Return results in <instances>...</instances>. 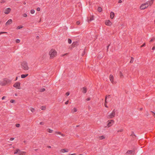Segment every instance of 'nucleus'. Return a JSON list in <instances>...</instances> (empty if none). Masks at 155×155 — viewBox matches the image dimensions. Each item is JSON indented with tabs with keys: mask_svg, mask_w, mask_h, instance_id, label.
Segmentation results:
<instances>
[{
	"mask_svg": "<svg viewBox=\"0 0 155 155\" xmlns=\"http://www.w3.org/2000/svg\"><path fill=\"white\" fill-rule=\"evenodd\" d=\"M69 103V101H67L65 102V104H68Z\"/></svg>",
	"mask_w": 155,
	"mask_h": 155,
	"instance_id": "nucleus-52",
	"label": "nucleus"
},
{
	"mask_svg": "<svg viewBox=\"0 0 155 155\" xmlns=\"http://www.w3.org/2000/svg\"><path fill=\"white\" fill-rule=\"evenodd\" d=\"M148 7V5H147L145 3L142 4L140 7V8L141 10H143Z\"/></svg>",
	"mask_w": 155,
	"mask_h": 155,
	"instance_id": "nucleus-7",
	"label": "nucleus"
},
{
	"mask_svg": "<svg viewBox=\"0 0 155 155\" xmlns=\"http://www.w3.org/2000/svg\"><path fill=\"white\" fill-rule=\"evenodd\" d=\"M49 55H50V58L52 59L57 56V51L54 49H52L50 51Z\"/></svg>",
	"mask_w": 155,
	"mask_h": 155,
	"instance_id": "nucleus-2",
	"label": "nucleus"
},
{
	"mask_svg": "<svg viewBox=\"0 0 155 155\" xmlns=\"http://www.w3.org/2000/svg\"><path fill=\"white\" fill-rule=\"evenodd\" d=\"M97 10L99 12H101L102 11V9L101 7H99L98 8Z\"/></svg>",
	"mask_w": 155,
	"mask_h": 155,
	"instance_id": "nucleus-26",
	"label": "nucleus"
},
{
	"mask_svg": "<svg viewBox=\"0 0 155 155\" xmlns=\"http://www.w3.org/2000/svg\"><path fill=\"white\" fill-rule=\"evenodd\" d=\"M105 137L104 136L102 135L99 136L97 138L99 140H102L105 139Z\"/></svg>",
	"mask_w": 155,
	"mask_h": 155,
	"instance_id": "nucleus-17",
	"label": "nucleus"
},
{
	"mask_svg": "<svg viewBox=\"0 0 155 155\" xmlns=\"http://www.w3.org/2000/svg\"><path fill=\"white\" fill-rule=\"evenodd\" d=\"M134 151L132 150H128L126 153V154H130L134 155Z\"/></svg>",
	"mask_w": 155,
	"mask_h": 155,
	"instance_id": "nucleus-9",
	"label": "nucleus"
},
{
	"mask_svg": "<svg viewBox=\"0 0 155 155\" xmlns=\"http://www.w3.org/2000/svg\"><path fill=\"white\" fill-rule=\"evenodd\" d=\"M152 49L153 50H154L155 49V46H153L152 48Z\"/></svg>",
	"mask_w": 155,
	"mask_h": 155,
	"instance_id": "nucleus-55",
	"label": "nucleus"
},
{
	"mask_svg": "<svg viewBox=\"0 0 155 155\" xmlns=\"http://www.w3.org/2000/svg\"><path fill=\"white\" fill-rule=\"evenodd\" d=\"M5 96H3V97H2V100H4V99H5Z\"/></svg>",
	"mask_w": 155,
	"mask_h": 155,
	"instance_id": "nucleus-57",
	"label": "nucleus"
},
{
	"mask_svg": "<svg viewBox=\"0 0 155 155\" xmlns=\"http://www.w3.org/2000/svg\"><path fill=\"white\" fill-rule=\"evenodd\" d=\"M122 2V1L121 0H119L118 1L119 3H121Z\"/></svg>",
	"mask_w": 155,
	"mask_h": 155,
	"instance_id": "nucleus-56",
	"label": "nucleus"
},
{
	"mask_svg": "<svg viewBox=\"0 0 155 155\" xmlns=\"http://www.w3.org/2000/svg\"><path fill=\"white\" fill-rule=\"evenodd\" d=\"M23 16L24 17H27V15L26 13H24V14H23Z\"/></svg>",
	"mask_w": 155,
	"mask_h": 155,
	"instance_id": "nucleus-35",
	"label": "nucleus"
},
{
	"mask_svg": "<svg viewBox=\"0 0 155 155\" xmlns=\"http://www.w3.org/2000/svg\"><path fill=\"white\" fill-rule=\"evenodd\" d=\"M17 79H18V77H16V79H15V81H16V80H17Z\"/></svg>",
	"mask_w": 155,
	"mask_h": 155,
	"instance_id": "nucleus-59",
	"label": "nucleus"
},
{
	"mask_svg": "<svg viewBox=\"0 0 155 155\" xmlns=\"http://www.w3.org/2000/svg\"><path fill=\"white\" fill-rule=\"evenodd\" d=\"M123 129H120L118 130H117V133L121 132H123Z\"/></svg>",
	"mask_w": 155,
	"mask_h": 155,
	"instance_id": "nucleus-28",
	"label": "nucleus"
},
{
	"mask_svg": "<svg viewBox=\"0 0 155 155\" xmlns=\"http://www.w3.org/2000/svg\"><path fill=\"white\" fill-rule=\"evenodd\" d=\"M69 155H76V154L75 153H73V154H69Z\"/></svg>",
	"mask_w": 155,
	"mask_h": 155,
	"instance_id": "nucleus-58",
	"label": "nucleus"
},
{
	"mask_svg": "<svg viewBox=\"0 0 155 155\" xmlns=\"http://www.w3.org/2000/svg\"><path fill=\"white\" fill-rule=\"evenodd\" d=\"M80 24V22L79 21H78L76 22V24L77 25H79Z\"/></svg>",
	"mask_w": 155,
	"mask_h": 155,
	"instance_id": "nucleus-45",
	"label": "nucleus"
},
{
	"mask_svg": "<svg viewBox=\"0 0 155 155\" xmlns=\"http://www.w3.org/2000/svg\"><path fill=\"white\" fill-rule=\"evenodd\" d=\"M45 88H42L41 90L40 91H42V92L44 91H45Z\"/></svg>",
	"mask_w": 155,
	"mask_h": 155,
	"instance_id": "nucleus-40",
	"label": "nucleus"
},
{
	"mask_svg": "<svg viewBox=\"0 0 155 155\" xmlns=\"http://www.w3.org/2000/svg\"><path fill=\"white\" fill-rule=\"evenodd\" d=\"M11 9L9 8H7L4 11V13L6 14H8L11 11Z\"/></svg>",
	"mask_w": 155,
	"mask_h": 155,
	"instance_id": "nucleus-8",
	"label": "nucleus"
},
{
	"mask_svg": "<svg viewBox=\"0 0 155 155\" xmlns=\"http://www.w3.org/2000/svg\"><path fill=\"white\" fill-rule=\"evenodd\" d=\"M28 74H22L21 75V78H25V77H27V76H28Z\"/></svg>",
	"mask_w": 155,
	"mask_h": 155,
	"instance_id": "nucleus-21",
	"label": "nucleus"
},
{
	"mask_svg": "<svg viewBox=\"0 0 155 155\" xmlns=\"http://www.w3.org/2000/svg\"><path fill=\"white\" fill-rule=\"evenodd\" d=\"M41 18L40 19V20H39V21H38L39 22H41Z\"/></svg>",
	"mask_w": 155,
	"mask_h": 155,
	"instance_id": "nucleus-60",
	"label": "nucleus"
},
{
	"mask_svg": "<svg viewBox=\"0 0 155 155\" xmlns=\"http://www.w3.org/2000/svg\"><path fill=\"white\" fill-rule=\"evenodd\" d=\"M61 132L59 131H56L55 133L57 134L60 135L61 134Z\"/></svg>",
	"mask_w": 155,
	"mask_h": 155,
	"instance_id": "nucleus-33",
	"label": "nucleus"
},
{
	"mask_svg": "<svg viewBox=\"0 0 155 155\" xmlns=\"http://www.w3.org/2000/svg\"><path fill=\"white\" fill-rule=\"evenodd\" d=\"M105 24L108 26H111L112 25L111 22L109 20H106L105 23Z\"/></svg>",
	"mask_w": 155,
	"mask_h": 155,
	"instance_id": "nucleus-11",
	"label": "nucleus"
},
{
	"mask_svg": "<svg viewBox=\"0 0 155 155\" xmlns=\"http://www.w3.org/2000/svg\"><path fill=\"white\" fill-rule=\"evenodd\" d=\"M40 125H43L44 124V123L43 122H41L39 123Z\"/></svg>",
	"mask_w": 155,
	"mask_h": 155,
	"instance_id": "nucleus-39",
	"label": "nucleus"
},
{
	"mask_svg": "<svg viewBox=\"0 0 155 155\" xmlns=\"http://www.w3.org/2000/svg\"><path fill=\"white\" fill-rule=\"evenodd\" d=\"M20 84V83L19 81H18L15 82L13 86L16 89H20L21 88Z\"/></svg>",
	"mask_w": 155,
	"mask_h": 155,
	"instance_id": "nucleus-5",
	"label": "nucleus"
},
{
	"mask_svg": "<svg viewBox=\"0 0 155 155\" xmlns=\"http://www.w3.org/2000/svg\"><path fill=\"white\" fill-rule=\"evenodd\" d=\"M154 40V38H152V39H151V40L150 41V42H151L152 41H153Z\"/></svg>",
	"mask_w": 155,
	"mask_h": 155,
	"instance_id": "nucleus-48",
	"label": "nucleus"
},
{
	"mask_svg": "<svg viewBox=\"0 0 155 155\" xmlns=\"http://www.w3.org/2000/svg\"><path fill=\"white\" fill-rule=\"evenodd\" d=\"M16 42L17 43H19L20 42V40L19 39H17L16 40Z\"/></svg>",
	"mask_w": 155,
	"mask_h": 155,
	"instance_id": "nucleus-36",
	"label": "nucleus"
},
{
	"mask_svg": "<svg viewBox=\"0 0 155 155\" xmlns=\"http://www.w3.org/2000/svg\"><path fill=\"white\" fill-rule=\"evenodd\" d=\"M20 125L19 124H16V126L17 127H20Z\"/></svg>",
	"mask_w": 155,
	"mask_h": 155,
	"instance_id": "nucleus-38",
	"label": "nucleus"
},
{
	"mask_svg": "<svg viewBox=\"0 0 155 155\" xmlns=\"http://www.w3.org/2000/svg\"><path fill=\"white\" fill-rule=\"evenodd\" d=\"M104 105L105 107L107 108H108V106H107V104L106 103L104 104Z\"/></svg>",
	"mask_w": 155,
	"mask_h": 155,
	"instance_id": "nucleus-49",
	"label": "nucleus"
},
{
	"mask_svg": "<svg viewBox=\"0 0 155 155\" xmlns=\"http://www.w3.org/2000/svg\"><path fill=\"white\" fill-rule=\"evenodd\" d=\"M155 115V116H154V117L155 118V113H154V112H152Z\"/></svg>",
	"mask_w": 155,
	"mask_h": 155,
	"instance_id": "nucleus-63",
	"label": "nucleus"
},
{
	"mask_svg": "<svg viewBox=\"0 0 155 155\" xmlns=\"http://www.w3.org/2000/svg\"><path fill=\"white\" fill-rule=\"evenodd\" d=\"M67 53L64 54H63L61 55V56H64L67 55Z\"/></svg>",
	"mask_w": 155,
	"mask_h": 155,
	"instance_id": "nucleus-54",
	"label": "nucleus"
},
{
	"mask_svg": "<svg viewBox=\"0 0 155 155\" xmlns=\"http://www.w3.org/2000/svg\"><path fill=\"white\" fill-rule=\"evenodd\" d=\"M49 148H51V147L50 146H48V147Z\"/></svg>",
	"mask_w": 155,
	"mask_h": 155,
	"instance_id": "nucleus-61",
	"label": "nucleus"
},
{
	"mask_svg": "<svg viewBox=\"0 0 155 155\" xmlns=\"http://www.w3.org/2000/svg\"><path fill=\"white\" fill-rule=\"evenodd\" d=\"M5 1L4 0H2L0 2L1 3H4L5 2Z\"/></svg>",
	"mask_w": 155,
	"mask_h": 155,
	"instance_id": "nucleus-44",
	"label": "nucleus"
},
{
	"mask_svg": "<svg viewBox=\"0 0 155 155\" xmlns=\"http://www.w3.org/2000/svg\"><path fill=\"white\" fill-rule=\"evenodd\" d=\"M19 151V149H17L15 150V152L14 153V154H15L17 153H18V151Z\"/></svg>",
	"mask_w": 155,
	"mask_h": 155,
	"instance_id": "nucleus-24",
	"label": "nucleus"
},
{
	"mask_svg": "<svg viewBox=\"0 0 155 155\" xmlns=\"http://www.w3.org/2000/svg\"><path fill=\"white\" fill-rule=\"evenodd\" d=\"M21 68L24 70H28L29 69V67L28 66L27 63L25 61H23L21 63Z\"/></svg>",
	"mask_w": 155,
	"mask_h": 155,
	"instance_id": "nucleus-4",
	"label": "nucleus"
},
{
	"mask_svg": "<svg viewBox=\"0 0 155 155\" xmlns=\"http://www.w3.org/2000/svg\"><path fill=\"white\" fill-rule=\"evenodd\" d=\"M114 17V13L113 12H111L110 13V18L113 19Z\"/></svg>",
	"mask_w": 155,
	"mask_h": 155,
	"instance_id": "nucleus-18",
	"label": "nucleus"
},
{
	"mask_svg": "<svg viewBox=\"0 0 155 155\" xmlns=\"http://www.w3.org/2000/svg\"><path fill=\"white\" fill-rule=\"evenodd\" d=\"M94 19V18L93 16H91L89 18H88V22H90L91 21L93 20Z\"/></svg>",
	"mask_w": 155,
	"mask_h": 155,
	"instance_id": "nucleus-19",
	"label": "nucleus"
},
{
	"mask_svg": "<svg viewBox=\"0 0 155 155\" xmlns=\"http://www.w3.org/2000/svg\"><path fill=\"white\" fill-rule=\"evenodd\" d=\"M119 76L120 78H122L124 77V75H123V73L121 71L119 72Z\"/></svg>",
	"mask_w": 155,
	"mask_h": 155,
	"instance_id": "nucleus-22",
	"label": "nucleus"
},
{
	"mask_svg": "<svg viewBox=\"0 0 155 155\" xmlns=\"http://www.w3.org/2000/svg\"><path fill=\"white\" fill-rule=\"evenodd\" d=\"M109 79L110 80L111 82V83L113 84L114 83V77L113 75L112 74H110L109 76Z\"/></svg>",
	"mask_w": 155,
	"mask_h": 155,
	"instance_id": "nucleus-12",
	"label": "nucleus"
},
{
	"mask_svg": "<svg viewBox=\"0 0 155 155\" xmlns=\"http://www.w3.org/2000/svg\"><path fill=\"white\" fill-rule=\"evenodd\" d=\"M60 135H61V136H62L63 137H64L65 136V134H62L61 133V134H60Z\"/></svg>",
	"mask_w": 155,
	"mask_h": 155,
	"instance_id": "nucleus-50",
	"label": "nucleus"
},
{
	"mask_svg": "<svg viewBox=\"0 0 155 155\" xmlns=\"http://www.w3.org/2000/svg\"><path fill=\"white\" fill-rule=\"evenodd\" d=\"M46 108V107L44 106H42L41 107V109L42 110H45Z\"/></svg>",
	"mask_w": 155,
	"mask_h": 155,
	"instance_id": "nucleus-27",
	"label": "nucleus"
},
{
	"mask_svg": "<svg viewBox=\"0 0 155 155\" xmlns=\"http://www.w3.org/2000/svg\"><path fill=\"white\" fill-rule=\"evenodd\" d=\"M107 127H109L113 125L114 123V121L113 120H110L107 121Z\"/></svg>",
	"mask_w": 155,
	"mask_h": 155,
	"instance_id": "nucleus-6",
	"label": "nucleus"
},
{
	"mask_svg": "<svg viewBox=\"0 0 155 155\" xmlns=\"http://www.w3.org/2000/svg\"><path fill=\"white\" fill-rule=\"evenodd\" d=\"M25 152L21 151L20 150L18 151V154L19 155H24L26 154Z\"/></svg>",
	"mask_w": 155,
	"mask_h": 155,
	"instance_id": "nucleus-16",
	"label": "nucleus"
},
{
	"mask_svg": "<svg viewBox=\"0 0 155 155\" xmlns=\"http://www.w3.org/2000/svg\"><path fill=\"white\" fill-rule=\"evenodd\" d=\"M35 12V11L34 10L32 9L30 11V12L31 14H34Z\"/></svg>",
	"mask_w": 155,
	"mask_h": 155,
	"instance_id": "nucleus-32",
	"label": "nucleus"
},
{
	"mask_svg": "<svg viewBox=\"0 0 155 155\" xmlns=\"http://www.w3.org/2000/svg\"><path fill=\"white\" fill-rule=\"evenodd\" d=\"M7 33L6 32H0V35L3 34H7Z\"/></svg>",
	"mask_w": 155,
	"mask_h": 155,
	"instance_id": "nucleus-37",
	"label": "nucleus"
},
{
	"mask_svg": "<svg viewBox=\"0 0 155 155\" xmlns=\"http://www.w3.org/2000/svg\"><path fill=\"white\" fill-rule=\"evenodd\" d=\"M22 28H23V26H22L20 25V26H18L17 28V29H20Z\"/></svg>",
	"mask_w": 155,
	"mask_h": 155,
	"instance_id": "nucleus-30",
	"label": "nucleus"
},
{
	"mask_svg": "<svg viewBox=\"0 0 155 155\" xmlns=\"http://www.w3.org/2000/svg\"><path fill=\"white\" fill-rule=\"evenodd\" d=\"M78 111L77 108L76 107H74L73 109L71 110V113L74 114V113Z\"/></svg>",
	"mask_w": 155,
	"mask_h": 155,
	"instance_id": "nucleus-15",
	"label": "nucleus"
},
{
	"mask_svg": "<svg viewBox=\"0 0 155 155\" xmlns=\"http://www.w3.org/2000/svg\"><path fill=\"white\" fill-rule=\"evenodd\" d=\"M29 109L32 113L34 112L35 111V109L33 107H30Z\"/></svg>",
	"mask_w": 155,
	"mask_h": 155,
	"instance_id": "nucleus-23",
	"label": "nucleus"
},
{
	"mask_svg": "<svg viewBox=\"0 0 155 155\" xmlns=\"http://www.w3.org/2000/svg\"><path fill=\"white\" fill-rule=\"evenodd\" d=\"M14 138H11L10 139V141L13 140H14Z\"/></svg>",
	"mask_w": 155,
	"mask_h": 155,
	"instance_id": "nucleus-53",
	"label": "nucleus"
},
{
	"mask_svg": "<svg viewBox=\"0 0 155 155\" xmlns=\"http://www.w3.org/2000/svg\"><path fill=\"white\" fill-rule=\"evenodd\" d=\"M47 131L49 133H52L53 131V130H51V129L49 128H48L47 129Z\"/></svg>",
	"mask_w": 155,
	"mask_h": 155,
	"instance_id": "nucleus-25",
	"label": "nucleus"
},
{
	"mask_svg": "<svg viewBox=\"0 0 155 155\" xmlns=\"http://www.w3.org/2000/svg\"><path fill=\"white\" fill-rule=\"evenodd\" d=\"M109 96H110V95H106V96L105 99V102L104 103H106V104L107 103V98L108 97H109Z\"/></svg>",
	"mask_w": 155,
	"mask_h": 155,
	"instance_id": "nucleus-31",
	"label": "nucleus"
},
{
	"mask_svg": "<svg viewBox=\"0 0 155 155\" xmlns=\"http://www.w3.org/2000/svg\"><path fill=\"white\" fill-rule=\"evenodd\" d=\"M91 100V98L90 97H88V98H87L86 100V101H89L90 100Z\"/></svg>",
	"mask_w": 155,
	"mask_h": 155,
	"instance_id": "nucleus-43",
	"label": "nucleus"
},
{
	"mask_svg": "<svg viewBox=\"0 0 155 155\" xmlns=\"http://www.w3.org/2000/svg\"><path fill=\"white\" fill-rule=\"evenodd\" d=\"M145 43H144V44H143L141 46V47L142 48V47H143L144 46H145Z\"/></svg>",
	"mask_w": 155,
	"mask_h": 155,
	"instance_id": "nucleus-46",
	"label": "nucleus"
},
{
	"mask_svg": "<svg viewBox=\"0 0 155 155\" xmlns=\"http://www.w3.org/2000/svg\"><path fill=\"white\" fill-rule=\"evenodd\" d=\"M24 143H26V141H25V140H24Z\"/></svg>",
	"mask_w": 155,
	"mask_h": 155,
	"instance_id": "nucleus-62",
	"label": "nucleus"
},
{
	"mask_svg": "<svg viewBox=\"0 0 155 155\" xmlns=\"http://www.w3.org/2000/svg\"><path fill=\"white\" fill-rule=\"evenodd\" d=\"M79 155H83L82 154H80Z\"/></svg>",
	"mask_w": 155,
	"mask_h": 155,
	"instance_id": "nucleus-64",
	"label": "nucleus"
},
{
	"mask_svg": "<svg viewBox=\"0 0 155 155\" xmlns=\"http://www.w3.org/2000/svg\"><path fill=\"white\" fill-rule=\"evenodd\" d=\"M69 94L70 93L69 92H68L66 93V95L67 96H68L69 95Z\"/></svg>",
	"mask_w": 155,
	"mask_h": 155,
	"instance_id": "nucleus-41",
	"label": "nucleus"
},
{
	"mask_svg": "<svg viewBox=\"0 0 155 155\" xmlns=\"http://www.w3.org/2000/svg\"><path fill=\"white\" fill-rule=\"evenodd\" d=\"M69 151V150L68 149H61L60 151L61 153L67 152Z\"/></svg>",
	"mask_w": 155,
	"mask_h": 155,
	"instance_id": "nucleus-13",
	"label": "nucleus"
},
{
	"mask_svg": "<svg viewBox=\"0 0 155 155\" xmlns=\"http://www.w3.org/2000/svg\"><path fill=\"white\" fill-rule=\"evenodd\" d=\"M153 1L151 0L150 1H148L145 4L147 5H148V7L149 6H151L153 4Z\"/></svg>",
	"mask_w": 155,
	"mask_h": 155,
	"instance_id": "nucleus-10",
	"label": "nucleus"
},
{
	"mask_svg": "<svg viewBox=\"0 0 155 155\" xmlns=\"http://www.w3.org/2000/svg\"><path fill=\"white\" fill-rule=\"evenodd\" d=\"M68 43H69V44H71V39H68Z\"/></svg>",
	"mask_w": 155,
	"mask_h": 155,
	"instance_id": "nucleus-34",
	"label": "nucleus"
},
{
	"mask_svg": "<svg viewBox=\"0 0 155 155\" xmlns=\"http://www.w3.org/2000/svg\"><path fill=\"white\" fill-rule=\"evenodd\" d=\"M15 101L13 100H11L10 101V102L11 103H14Z\"/></svg>",
	"mask_w": 155,
	"mask_h": 155,
	"instance_id": "nucleus-42",
	"label": "nucleus"
},
{
	"mask_svg": "<svg viewBox=\"0 0 155 155\" xmlns=\"http://www.w3.org/2000/svg\"><path fill=\"white\" fill-rule=\"evenodd\" d=\"M131 136H135L134 132H132L131 134Z\"/></svg>",
	"mask_w": 155,
	"mask_h": 155,
	"instance_id": "nucleus-51",
	"label": "nucleus"
},
{
	"mask_svg": "<svg viewBox=\"0 0 155 155\" xmlns=\"http://www.w3.org/2000/svg\"><path fill=\"white\" fill-rule=\"evenodd\" d=\"M117 110L114 109L112 112L109 115L107 116V117L108 119H110L114 117L116 115Z\"/></svg>",
	"mask_w": 155,
	"mask_h": 155,
	"instance_id": "nucleus-3",
	"label": "nucleus"
},
{
	"mask_svg": "<svg viewBox=\"0 0 155 155\" xmlns=\"http://www.w3.org/2000/svg\"><path fill=\"white\" fill-rule=\"evenodd\" d=\"M134 58L133 57H131V60L130 61V63H132L133 62V61H134Z\"/></svg>",
	"mask_w": 155,
	"mask_h": 155,
	"instance_id": "nucleus-29",
	"label": "nucleus"
},
{
	"mask_svg": "<svg viewBox=\"0 0 155 155\" xmlns=\"http://www.w3.org/2000/svg\"><path fill=\"white\" fill-rule=\"evenodd\" d=\"M82 92L84 93H85L87 92V89L85 87H84L82 88Z\"/></svg>",
	"mask_w": 155,
	"mask_h": 155,
	"instance_id": "nucleus-20",
	"label": "nucleus"
},
{
	"mask_svg": "<svg viewBox=\"0 0 155 155\" xmlns=\"http://www.w3.org/2000/svg\"><path fill=\"white\" fill-rule=\"evenodd\" d=\"M37 10L38 11H39L40 10V8L38 7L37 8Z\"/></svg>",
	"mask_w": 155,
	"mask_h": 155,
	"instance_id": "nucleus-47",
	"label": "nucleus"
},
{
	"mask_svg": "<svg viewBox=\"0 0 155 155\" xmlns=\"http://www.w3.org/2000/svg\"><path fill=\"white\" fill-rule=\"evenodd\" d=\"M12 83V81L7 78H5L0 81V85L2 86L9 85Z\"/></svg>",
	"mask_w": 155,
	"mask_h": 155,
	"instance_id": "nucleus-1",
	"label": "nucleus"
},
{
	"mask_svg": "<svg viewBox=\"0 0 155 155\" xmlns=\"http://www.w3.org/2000/svg\"><path fill=\"white\" fill-rule=\"evenodd\" d=\"M12 20L11 19H10L6 23L5 25H8L11 24L12 23Z\"/></svg>",
	"mask_w": 155,
	"mask_h": 155,
	"instance_id": "nucleus-14",
	"label": "nucleus"
}]
</instances>
